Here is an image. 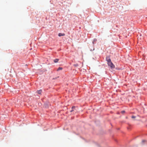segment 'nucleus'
<instances>
[{"mask_svg":"<svg viewBox=\"0 0 147 147\" xmlns=\"http://www.w3.org/2000/svg\"><path fill=\"white\" fill-rule=\"evenodd\" d=\"M145 141L144 140H143L142 141V142H144Z\"/></svg>","mask_w":147,"mask_h":147,"instance_id":"9","label":"nucleus"},{"mask_svg":"<svg viewBox=\"0 0 147 147\" xmlns=\"http://www.w3.org/2000/svg\"><path fill=\"white\" fill-rule=\"evenodd\" d=\"M62 69H63V68L62 67H59L57 69V71H58L59 70H61Z\"/></svg>","mask_w":147,"mask_h":147,"instance_id":"6","label":"nucleus"},{"mask_svg":"<svg viewBox=\"0 0 147 147\" xmlns=\"http://www.w3.org/2000/svg\"><path fill=\"white\" fill-rule=\"evenodd\" d=\"M72 110L70 111L71 112H72V111H74L75 110V106H73L72 107Z\"/></svg>","mask_w":147,"mask_h":147,"instance_id":"2","label":"nucleus"},{"mask_svg":"<svg viewBox=\"0 0 147 147\" xmlns=\"http://www.w3.org/2000/svg\"><path fill=\"white\" fill-rule=\"evenodd\" d=\"M136 117L134 116H132L131 118L133 119L135 118H136Z\"/></svg>","mask_w":147,"mask_h":147,"instance_id":"8","label":"nucleus"},{"mask_svg":"<svg viewBox=\"0 0 147 147\" xmlns=\"http://www.w3.org/2000/svg\"><path fill=\"white\" fill-rule=\"evenodd\" d=\"M59 60V59H56L54 60V62L55 63H57Z\"/></svg>","mask_w":147,"mask_h":147,"instance_id":"4","label":"nucleus"},{"mask_svg":"<svg viewBox=\"0 0 147 147\" xmlns=\"http://www.w3.org/2000/svg\"><path fill=\"white\" fill-rule=\"evenodd\" d=\"M42 92V90H38L37 91V92L38 94H41Z\"/></svg>","mask_w":147,"mask_h":147,"instance_id":"5","label":"nucleus"},{"mask_svg":"<svg viewBox=\"0 0 147 147\" xmlns=\"http://www.w3.org/2000/svg\"><path fill=\"white\" fill-rule=\"evenodd\" d=\"M65 35L64 33H59L58 34V36H64Z\"/></svg>","mask_w":147,"mask_h":147,"instance_id":"3","label":"nucleus"},{"mask_svg":"<svg viewBox=\"0 0 147 147\" xmlns=\"http://www.w3.org/2000/svg\"><path fill=\"white\" fill-rule=\"evenodd\" d=\"M106 60L107 62V64L108 66H109L112 69L115 68V66L111 62L109 57H107Z\"/></svg>","mask_w":147,"mask_h":147,"instance_id":"1","label":"nucleus"},{"mask_svg":"<svg viewBox=\"0 0 147 147\" xmlns=\"http://www.w3.org/2000/svg\"><path fill=\"white\" fill-rule=\"evenodd\" d=\"M125 113V111H122L121 112V113L122 114H123L124 113Z\"/></svg>","mask_w":147,"mask_h":147,"instance_id":"7","label":"nucleus"}]
</instances>
